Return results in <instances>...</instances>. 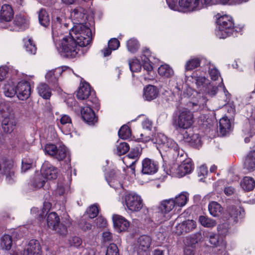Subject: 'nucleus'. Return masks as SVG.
Segmentation results:
<instances>
[{
  "label": "nucleus",
  "instance_id": "obj_58",
  "mask_svg": "<svg viewBox=\"0 0 255 255\" xmlns=\"http://www.w3.org/2000/svg\"><path fill=\"white\" fill-rule=\"evenodd\" d=\"M106 255H119V250L115 244H111L107 248Z\"/></svg>",
  "mask_w": 255,
  "mask_h": 255
},
{
  "label": "nucleus",
  "instance_id": "obj_46",
  "mask_svg": "<svg viewBox=\"0 0 255 255\" xmlns=\"http://www.w3.org/2000/svg\"><path fill=\"white\" fill-rule=\"evenodd\" d=\"M129 149V145L125 142H117L114 152L118 155L126 153Z\"/></svg>",
  "mask_w": 255,
  "mask_h": 255
},
{
  "label": "nucleus",
  "instance_id": "obj_4",
  "mask_svg": "<svg viewBox=\"0 0 255 255\" xmlns=\"http://www.w3.org/2000/svg\"><path fill=\"white\" fill-rule=\"evenodd\" d=\"M69 33L80 47L86 46L91 42V31L85 24L74 25Z\"/></svg>",
  "mask_w": 255,
  "mask_h": 255
},
{
  "label": "nucleus",
  "instance_id": "obj_59",
  "mask_svg": "<svg viewBox=\"0 0 255 255\" xmlns=\"http://www.w3.org/2000/svg\"><path fill=\"white\" fill-rule=\"evenodd\" d=\"M184 222V224H185V229L186 230L187 233L192 231L193 229H194L196 227V222L192 220H188L187 221H185Z\"/></svg>",
  "mask_w": 255,
  "mask_h": 255
},
{
  "label": "nucleus",
  "instance_id": "obj_35",
  "mask_svg": "<svg viewBox=\"0 0 255 255\" xmlns=\"http://www.w3.org/2000/svg\"><path fill=\"white\" fill-rule=\"evenodd\" d=\"M244 166L248 170H255V150L248 154L244 162Z\"/></svg>",
  "mask_w": 255,
  "mask_h": 255
},
{
  "label": "nucleus",
  "instance_id": "obj_15",
  "mask_svg": "<svg viewBox=\"0 0 255 255\" xmlns=\"http://www.w3.org/2000/svg\"><path fill=\"white\" fill-rule=\"evenodd\" d=\"M70 17L75 25L84 24L87 20L86 11L81 7H76L71 12Z\"/></svg>",
  "mask_w": 255,
  "mask_h": 255
},
{
  "label": "nucleus",
  "instance_id": "obj_27",
  "mask_svg": "<svg viewBox=\"0 0 255 255\" xmlns=\"http://www.w3.org/2000/svg\"><path fill=\"white\" fill-rule=\"evenodd\" d=\"M120 41L117 38H111L108 42V47L103 49L102 50L104 56L110 55L112 50H117L120 46Z\"/></svg>",
  "mask_w": 255,
  "mask_h": 255
},
{
  "label": "nucleus",
  "instance_id": "obj_7",
  "mask_svg": "<svg viewBox=\"0 0 255 255\" xmlns=\"http://www.w3.org/2000/svg\"><path fill=\"white\" fill-rule=\"evenodd\" d=\"M218 29L216 35L220 38H225L234 31V23L231 16L223 15L218 17L217 20Z\"/></svg>",
  "mask_w": 255,
  "mask_h": 255
},
{
  "label": "nucleus",
  "instance_id": "obj_48",
  "mask_svg": "<svg viewBox=\"0 0 255 255\" xmlns=\"http://www.w3.org/2000/svg\"><path fill=\"white\" fill-rule=\"evenodd\" d=\"M127 47L129 52L133 53L139 49V44L136 39L132 38L127 42Z\"/></svg>",
  "mask_w": 255,
  "mask_h": 255
},
{
  "label": "nucleus",
  "instance_id": "obj_42",
  "mask_svg": "<svg viewBox=\"0 0 255 255\" xmlns=\"http://www.w3.org/2000/svg\"><path fill=\"white\" fill-rule=\"evenodd\" d=\"M37 90L39 95L44 99H49L51 95L50 89L46 84H39L37 87Z\"/></svg>",
  "mask_w": 255,
  "mask_h": 255
},
{
  "label": "nucleus",
  "instance_id": "obj_47",
  "mask_svg": "<svg viewBox=\"0 0 255 255\" xmlns=\"http://www.w3.org/2000/svg\"><path fill=\"white\" fill-rule=\"evenodd\" d=\"M13 164L9 163L8 166L4 169V174L8 183H12L15 180L14 172L12 169Z\"/></svg>",
  "mask_w": 255,
  "mask_h": 255
},
{
  "label": "nucleus",
  "instance_id": "obj_25",
  "mask_svg": "<svg viewBox=\"0 0 255 255\" xmlns=\"http://www.w3.org/2000/svg\"><path fill=\"white\" fill-rule=\"evenodd\" d=\"M208 211L211 216L218 217L223 213V208L218 202L212 201L208 205Z\"/></svg>",
  "mask_w": 255,
  "mask_h": 255
},
{
  "label": "nucleus",
  "instance_id": "obj_55",
  "mask_svg": "<svg viewBox=\"0 0 255 255\" xmlns=\"http://www.w3.org/2000/svg\"><path fill=\"white\" fill-rule=\"evenodd\" d=\"M71 223L69 221L65 222V224L59 223L57 225V230H55L59 235L64 236L67 233V228L70 226Z\"/></svg>",
  "mask_w": 255,
  "mask_h": 255
},
{
  "label": "nucleus",
  "instance_id": "obj_34",
  "mask_svg": "<svg viewBox=\"0 0 255 255\" xmlns=\"http://www.w3.org/2000/svg\"><path fill=\"white\" fill-rule=\"evenodd\" d=\"M59 223V218L55 212L50 213L47 218V226L53 230H57V225Z\"/></svg>",
  "mask_w": 255,
  "mask_h": 255
},
{
  "label": "nucleus",
  "instance_id": "obj_13",
  "mask_svg": "<svg viewBox=\"0 0 255 255\" xmlns=\"http://www.w3.org/2000/svg\"><path fill=\"white\" fill-rule=\"evenodd\" d=\"M113 225L115 230L118 232H123L128 231L130 223L125 217L117 214L113 215Z\"/></svg>",
  "mask_w": 255,
  "mask_h": 255
},
{
  "label": "nucleus",
  "instance_id": "obj_12",
  "mask_svg": "<svg viewBox=\"0 0 255 255\" xmlns=\"http://www.w3.org/2000/svg\"><path fill=\"white\" fill-rule=\"evenodd\" d=\"M176 207L175 202L172 198L162 201L158 207L160 211L161 219L159 221L161 223L170 218V216L168 214L174 208Z\"/></svg>",
  "mask_w": 255,
  "mask_h": 255
},
{
  "label": "nucleus",
  "instance_id": "obj_3",
  "mask_svg": "<svg viewBox=\"0 0 255 255\" xmlns=\"http://www.w3.org/2000/svg\"><path fill=\"white\" fill-rule=\"evenodd\" d=\"M194 122L192 112L186 109L179 110L174 114L173 125L176 129H186L190 128Z\"/></svg>",
  "mask_w": 255,
  "mask_h": 255
},
{
  "label": "nucleus",
  "instance_id": "obj_16",
  "mask_svg": "<svg viewBox=\"0 0 255 255\" xmlns=\"http://www.w3.org/2000/svg\"><path fill=\"white\" fill-rule=\"evenodd\" d=\"M87 106L83 107L81 111L83 120L90 125H94L97 121V118L92 109L91 105L87 103Z\"/></svg>",
  "mask_w": 255,
  "mask_h": 255
},
{
  "label": "nucleus",
  "instance_id": "obj_60",
  "mask_svg": "<svg viewBox=\"0 0 255 255\" xmlns=\"http://www.w3.org/2000/svg\"><path fill=\"white\" fill-rule=\"evenodd\" d=\"M80 228L83 231H88L92 228V225L85 219L80 220L79 224Z\"/></svg>",
  "mask_w": 255,
  "mask_h": 255
},
{
  "label": "nucleus",
  "instance_id": "obj_43",
  "mask_svg": "<svg viewBox=\"0 0 255 255\" xmlns=\"http://www.w3.org/2000/svg\"><path fill=\"white\" fill-rule=\"evenodd\" d=\"M38 19L40 24L47 27L50 24V17L48 12L44 9H41L38 14Z\"/></svg>",
  "mask_w": 255,
  "mask_h": 255
},
{
  "label": "nucleus",
  "instance_id": "obj_51",
  "mask_svg": "<svg viewBox=\"0 0 255 255\" xmlns=\"http://www.w3.org/2000/svg\"><path fill=\"white\" fill-rule=\"evenodd\" d=\"M129 68L132 72H139L141 69V65L136 58H133L128 61Z\"/></svg>",
  "mask_w": 255,
  "mask_h": 255
},
{
  "label": "nucleus",
  "instance_id": "obj_24",
  "mask_svg": "<svg viewBox=\"0 0 255 255\" xmlns=\"http://www.w3.org/2000/svg\"><path fill=\"white\" fill-rule=\"evenodd\" d=\"M140 155L139 148L136 147L132 149L125 158L127 166L132 167L138 160Z\"/></svg>",
  "mask_w": 255,
  "mask_h": 255
},
{
  "label": "nucleus",
  "instance_id": "obj_17",
  "mask_svg": "<svg viewBox=\"0 0 255 255\" xmlns=\"http://www.w3.org/2000/svg\"><path fill=\"white\" fill-rule=\"evenodd\" d=\"M57 125L62 130H65L64 132L68 134L71 129L72 120L69 116L67 115H61L59 118L57 119Z\"/></svg>",
  "mask_w": 255,
  "mask_h": 255
},
{
  "label": "nucleus",
  "instance_id": "obj_36",
  "mask_svg": "<svg viewBox=\"0 0 255 255\" xmlns=\"http://www.w3.org/2000/svg\"><path fill=\"white\" fill-rule=\"evenodd\" d=\"M151 238L147 236L140 237L137 241V245L139 250L145 251L150 247L151 244Z\"/></svg>",
  "mask_w": 255,
  "mask_h": 255
},
{
  "label": "nucleus",
  "instance_id": "obj_50",
  "mask_svg": "<svg viewBox=\"0 0 255 255\" xmlns=\"http://www.w3.org/2000/svg\"><path fill=\"white\" fill-rule=\"evenodd\" d=\"M68 155L67 148L64 145H60L58 147L54 157L59 160H61Z\"/></svg>",
  "mask_w": 255,
  "mask_h": 255
},
{
  "label": "nucleus",
  "instance_id": "obj_31",
  "mask_svg": "<svg viewBox=\"0 0 255 255\" xmlns=\"http://www.w3.org/2000/svg\"><path fill=\"white\" fill-rule=\"evenodd\" d=\"M228 212L230 217L236 221L238 218H242L244 214V210L239 206H231Z\"/></svg>",
  "mask_w": 255,
  "mask_h": 255
},
{
  "label": "nucleus",
  "instance_id": "obj_2",
  "mask_svg": "<svg viewBox=\"0 0 255 255\" xmlns=\"http://www.w3.org/2000/svg\"><path fill=\"white\" fill-rule=\"evenodd\" d=\"M58 40L54 41L56 47L61 54L67 57L73 58L78 54L79 50L78 43L69 33L63 36L61 34L57 37Z\"/></svg>",
  "mask_w": 255,
  "mask_h": 255
},
{
  "label": "nucleus",
  "instance_id": "obj_44",
  "mask_svg": "<svg viewBox=\"0 0 255 255\" xmlns=\"http://www.w3.org/2000/svg\"><path fill=\"white\" fill-rule=\"evenodd\" d=\"M158 74L162 77L169 78L173 75V69L167 64L161 65L158 69Z\"/></svg>",
  "mask_w": 255,
  "mask_h": 255
},
{
  "label": "nucleus",
  "instance_id": "obj_14",
  "mask_svg": "<svg viewBox=\"0 0 255 255\" xmlns=\"http://www.w3.org/2000/svg\"><path fill=\"white\" fill-rule=\"evenodd\" d=\"M17 97L20 100H24L29 98L31 94V87L29 82L21 81L16 85Z\"/></svg>",
  "mask_w": 255,
  "mask_h": 255
},
{
  "label": "nucleus",
  "instance_id": "obj_18",
  "mask_svg": "<svg viewBox=\"0 0 255 255\" xmlns=\"http://www.w3.org/2000/svg\"><path fill=\"white\" fill-rule=\"evenodd\" d=\"M157 164L148 158L144 159L142 161V172L145 174H154L157 171Z\"/></svg>",
  "mask_w": 255,
  "mask_h": 255
},
{
  "label": "nucleus",
  "instance_id": "obj_61",
  "mask_svg": "<svg viewBox=\"0 0 255 255\" xmlns=\"http://www.w3.org/2000/svg\"><path fill=\"white\" fill-rule=\"evenodd\" d=\"M185 228V224H184L183 222L182 223H179L176 226L174 232L177 235H180L187 233Z\"/></svg>",
  "mask_w": 255,
  "mask_h": 255
},
{
  "label": "nucleus",
  "instance_id": "obj_57",
  "mask_svg": "<svg viewBox=\"0 0 255 255\" xmlns=\"http://www.w3.org/2000/svg\"><path fill=\"white\" fill-rule=\"evenodd\" d=\"M58 148L54 144H47L45 146L44 151L46 154L54 156Z\"/></svg>",
  "mask_w": 255,
  "mask_h": 255
},
{
  "label": "nucleus",
  "instance_id": "obj_9",
  "mask_svg": "<svg viewBox=\"0 0 255 255\" xmlns=\"http://www.w3.org/2000/svg\"><path fill=\"white\" fill-rule=\"evenodd\" d=\"M52 37L54 41H57L58 39L57 37L58 36V31H57V27L64 24L65 26H67V24L64 23L65 20V16L64 13L59 9H54L52 13Z\"/></svg>",
  "mask_w": 255,
  "mask_h": 255
},
{
  "label": "nucleus",
  "instance_id": "obj_45",
  "mask_svg": "<svg viewBox=\"0 0 255 255\" xmlns=\"http://www.w3.org/2000/svg\"><path fill=\"white\" fill-rule=\"evenodd\" d=\"M3 93L7 97H13L16 94V86H15L12 82H8L4 85Z\"/></svg>",
  "mask_w": 255,
  "mask_h": 255
},
{
  "label": "nucleus",
  "instance_id": "obj_33",
  "mask_svg": "<svg viewBox=\"0 0 255 255\" xmlns=\"http://www.w3.org/2000/svg\"><path fill=\"white\" fill-rule=\"evenodd\" d=\"M25 250L31 252L36 255H40L41 252L40 245L38 241L36 240H30Z\"/></svg>",
  "mask_w": 255,
  "mask_h": 255
},
{
  "label": "nucleus",
  "instance_id": "obj_52",
  "mask_svg": "<svg viewBox=\"0 0 255 255\" xmlns=\"http://www.w3.org/2000/svg\"><path fill=\"white\" fill-rule=\"evenodd\" d=\"M200 64V60L199 58H195L188 60L185 64L186 70H192L198 67Z\"/></svg>",
  "mask_w": 255,
  "mask_h": 255
},
{
  "label": "nucleus",
  "instance_id": "obj_62",
  "mask_svg": "<svg viewBox=\"0 0 255 255\" xmlns=\"http://www.w3.org/2000/svg\"><path fill=\"white\" fill-rule=\"evenodd\" d=\"M9 71L8 67L6 66L0 67V81H3L8 74Z\"/></svg>",
  "mask_w": 255,
  "mask_h": 255
},
{
  "label": "nucleus",
  "instance_id": "obj_29",
  "mask_svg": "<svg viewBox=\"0 0 255 255\" xmlns=\"http://www.w3.org/2000/svg\"><path fill=\"white\" fill-rule=\"evenodd\" d=\"M0 15L1 19L5 21H9L13 16V11L10 5L3 4L1 8Z\"/></svg>",
  "mask_w": 255,
  "mask_h": 255
},
{
  "label": "nucleus",
  "instance_id": "obj_21",
  "mask_svg": "<svg viewBox=\"0 0 255 255\" xmlns=\"http://www.w3.org/2000/svg\"><path fill=\"white\" fill-rule=\"evenodd\" d=\"M158 94L157 88L149 85L144 88L143 97L145 100L150 101L156 99Z\"/></svg>",
  "mask_w": 255,
  "mask_h": 255
},
{
  "label": "nucleus",
  "instance_id": "obj_49",
  "mask_svg": "<svg viewBox=\"0 0 255 255\" xmlns=\"http://www.w3.org/2000/svg\"><path fill=\"white\" fill-rule=\"evenodd\" d=\"M24 47L27 52L30 54H34L36 51V47L32 39L26 38L24 39Z\"/></svg>",
  "mask_w": 255,
  "mask_h": 255
},
{
  "label": "nucleus",
  "instance_id": "obj_23",
  "mask_svg": "<svg viewBox=\"0 0 255 255\" xmlns=\"http://www.w3.org/2000/svg\"><path fill=\"white\" fill-rule=\"evenodd\" d=\"M63 71V70L62 68H57L50 70L46 74L45 78L49 82L53 84L54 85H56L58 78L62 74Z\"/></svg>",
  "mask_w": 255,
  "mask_h": 255
},
{
  "label": "nucleus",
  "instance_id": "obj_1",
  "mask_svg": "<svg viewBox=\"0 0 255 255\" xmlns=\"http://www.w3.org/2000/svg\"><path fill=\"white\" fill-rule=\"evenodd\" d=\"M249 0H179L180 12H188L200 10L212 5L240 4Z\"/></svg>",
  "mask_w": 255,
  "mask_h": 255
},
{
  "label": "nucleus",
  "instance_id": "obj_37",
  "mask_svg": "<svg viewBox=\"0 0 255 255\" xmlns=\"http://www.w3.org/2000/svg\"><path fill=\"white\" fill-rule=\"evenodd\" d=\"M184 138L187 142H189L192 146L196 148H199L201 145V137L197 133L188 134L187 136L184 135Z\"/></svg>",
  "mask_w": 255,
  "mask_h": 255
},
{
  "label": "nucleus",
  "instance_id": "obj_40",
  "mask_svg": "<svg viewBox=\"0 0 255 255\" xmlns=\"http://www.w3.org/2000/svg\"><path fill=\"white\" fill-rule=\"evenodd\" d=\"M242 188L247 191L252 190L255 186V181L251 177H245L241 183Z\"/></svg>",
  "mask_w": 255,
  "mask_h": 255
},
{
  "label": "nucleus",
  "instance_id": "obj_41",
  "mask_svg": "<svg viewBox=\"0 0 255 255\" xmlns=\"http://www.w3.org/2000/svg\"><path fill=\"white\" fill-rule=\"evenodd\" d=\"M12 245L11 237L8 235H4L1 239L0 243V249L5 251H9Z\"/></svg>",
  "mask_w": 255,
  "mask_h": 255
},
{
  "label": "nucleus",
  "instance_id": "obj_11",
  "mask_svg": "<svg viewBox=\"0 0 255 255\" xmlns=\"http://www.w3.org/2000/svg\"><path fill=\"white\" fill-rule=\"evenodd\" d=\"M193 165L189 160L184 161L181 164H174L170 169V173L178 177H182L191 172Z\"/></svg>",
  "mask_w": 255,
  "mask_h": 255
},
{
  "label": "nucleus",
  "instance_id": "obj_64",
  "mask_svg": "<svg viewBox=\"0 0 255 255\" xmlns=\"http://www.w3.org/2000/svg\"><path fill=\"white\" fill-rule=\"evenodd\" d=\"M69 243L71 246L78 247L81 245L82 241L80 238L78 237H74L69 241Z\"/></svg>",
  "mask_w": 255,
  "mask_h": 255
},
{
  "label": "nucleus",
  "instance_id": "obj_10",
  "mask_svg": "<svg viewBox=\"0 0 255 255\" xmlns=\"http://www.w3.org/2000/svg\"><path fill=\"white\" fill-rule=\"evenodd\" d=\"M3 119L1 121V128L2 131L6 133L12 132L16 128L17 122L13 113L8 110L2 113Z\"/></svg>",
  "mask_w": 255,
  "mask_h": 255
},
{
  "label": "nucleus",
  "instance_id": "obj_22",
  "mask_svg": "<svg viewBox=\"0 0 255 255\" xmlns=\"http://www.w3.org/2000/svg\"><path fill=\"white\" fill-rule=\"evenodd\" d=\"M151 58H152V55L149 50L147 48L144 49L142 51L141 59L143 63L144 69L149 73L151 72L153 70V68L150 62Z\"/></svg>",
  "mask_w": 255,
  "mask_h": 255
},
{
  "label": "nucleus",
  "instance_id": "obj_38",
  "mask_svg": "<svg viewBox=\"0 0 255 255\" xmlns=\"http://www.w3.org/2000/svg\"><path fill=\"white\" fill-rule=\"evenodd\" d=\"M196 84L199 90L203 93L205 90L208 88V85L210 82L208 79L205 78V77L196 76L195 77Z\"/></svg>",
  "mask_w": 255,
  "mask_h": 255
},
{
  "label": "nucleus",
  "instance_id": "obj_20",
  "mask_svg": "<svg viewBox=\"0 0 255 255\" xmlns=\"http://www.w3.org/2000/svg\"><path fill=\"white\" fill-rule=\"evenodd\" d=\"M209 74L211 77V79L212 80L216 81L218 80L219 79H221V86H222L224 94L225 96L227 97V99H229L230 95L228 92V91L225 89L224 86L223 84V80L221 78L220 72L213 65H210L209 67Z\"/></svg>",
  "mask_w": 255,
  "mask_h": 255
},
{
  "label": "nucleus",
  "instance_id": "obj_39",
  "mask_svg": "<svg viewBox=\"0 0 255 255\" xmlns=\"http://www.w3.org/2000/svg\"><path fill=\"white\" fill-rule=\"evenodd\" d=\"M220 130L222 135H225L229 131L231 124L227 117H224L219 121Z\"/></svg>",
  "mask_w": 255,
  "mask_h": 255
},
{
  "label": "nucleus",
  "instance_id": "obj_53",
  "mask_svg": "<svg viewBox=\"0 0 255 255\" xmlns=\"http://www.w3.org/2000/svg\"><path fill=\"white\" fill-rule=\"evenodd\" d=\"M119 136L123 139H127L130 136V130L128 126H123L118 132Z\"/></svg>",
  "mask_w": 255,
  "mask_h": 255
},
{
  "label": "nucleus",
  "instance_id": "obj_19",
  "mask_svg": "<svg viewBox=\"0 0 255 255\" xmlns=\"http://www.w3.org/2000/svg\"><path fill=\"white\" fill-rule=\"evenodd\" d=\"M119 175V171L112 170L106 176V180L110 186L116 189L122 186Z\"/></svg>",
  "mask_w": 255,
  "mask_h": 255
},
{
  "label": "nucleus",
  "instance_id": "obj_32",
  "mask_svg": "<svg viewBox=\"0 0 255 255\" xmlns=\"http://www.w3.org/2000/svg\"><path fill=\"white\" fill-rule=\"evenodd\" d=\"M198 221L202 226L207 228H214L217 225L216 220L209 218L207 216H200Z\"/></svg>",
  "mask_w": 255,
  "mask_h": 255
},
{
  "label": "nucleus",
  "instance_id": "obj_28",
  "mask_svg": "<svg viewBox=\"0 0 255 255\" xmlns=\"http://www.w3.org/2000/svg\"><path fill=\"white\" fill-rule=\"evenodd\" d=\"M209 242L213 247H218L219 250L225 251L226 248V242L222 239H219L214 234L209 236Z\"/></svg>",
  "mask_w": 255,
  "mask_h": 255
},
{
  "label": "nucleus",
  "instance_id": "obj_30",
  "mask_svg": "<svg viewBox=\"0 0 255 255\" xmlns=\"http://www.w3.org/2000/svg\"><path fill=\"white\" fill-rule=\"evenodd\" d=\"M177 207H183L184 206L189 199V194L186 192H182L175 197L172 198Z\"/></svg>",
  "mask_w": 255,
  "mask_h": 255
},
{
  "label": "nucleus",
  "instance_id": "obj_54",
  "mask_svg": "<svg viewBox=\"0 0 255 255\" xmlns=\"http://www.w3.org/2000/svg\"><path fill=\"white\" fill-rule=\"evenodd\" d=\"M14 22L16 25L21 28H24L28 25V20L21 15L16 16Z\"/></svg>",
  "mask_w": 255,
  "mask_h": 255
},
{
  "label": "nucleus",
  "instance_id": "obj_63",
  "mask_svg": "<svg viewBox=\"0 0 255 255\" xmlns=\"http://www.w3.org/2000/svg\"><path fill=\"white\" fill-rule=\"evenodd\" d=\"M166 1L171 9L180 12L179 4H176L175 0H166Z\"/></svg>",
  "mask_w": 255,
  "mask_h": 255
},
{
  "label": "nucleus",
  "instance_id": "obj_8",
  "mask_svg": "<svg viewBox=\"0 0 255 255\" xmlns=\"http://www.w3.org/2000/svg\"><path fill=\"white\" fill-rule=\"evenodd\" d=\"M155 142L161 148L165 150L173 151L176 156H182L184 151L180 149L176 142L172 139L168 138L164 134L157 133L155 137Z\"/></svg>",
  "mask_w": 255,
  "mask_h": 255
},
{
  "label": "nucleus",
  "instance_id": "obj_6",
  "mask_svg": "<svg viewBox=\"0 0 255 255\" xmlns=\"http://www.w3.org/2000/svg\"><path fill=\"white\" fill-rule=\"evenodd\" d=\"M121 202L125 209L131 212H138L143 207L141 197L134 192L124 193L122 196Z\"/></svg>",
  "mask_w": 255,
  "mask_h": 255
},
{
  "label": "nucleus",
  "instance_id": "obj_5",
  "mask_svg": "<svg viewBox=\"0 0 255 255\" xmlns=\"http://www.w3.org/2000/svg\"><path fill=\"white\" fill-rule=\"evenodd\" d=\"M41 174L42 178L36 177L31 182V186L34 188H39L43 186L45 180H54L57 177V169L49 162L45 161L41 168Z\"/></svg>",
  "mask_w": 255,
  "mask_h": 255
},
{
  "label": "nucleus",
  "instance_id": "obj_26",
  "mask_svg": "<svg viewBox=\"0 0 255 255\" xmlns=\"http://www.w3.org/2000/svg\"><path fill=\"white\" fill-rule=\"evenodd\" d=\"M91 93V88L87 83H84L80 85L77 92V97L79 100H85L87 99Z\"/></svg>",
  "mask_w": 255,
  "mask_h": 255
},
{
  "label": "nucleus",
  "instance_id": "obj_56",
  "mask_svg": "<svg viewBox=\"0 0 255 255\" xmlns=\"http://www.w3.org/2000/svg\"><path fill=\"white\" fill-rule=\"evenodd\" d=\"M87 214L88 217L93 219L96 217L99 213V208L97 204H94L90 207L87 210Z\"/></svg>",
  "mask_w": 255,
  "mask_h": 255
}]
</instances>
